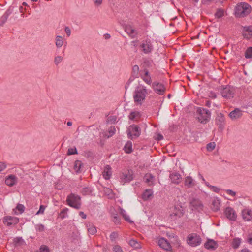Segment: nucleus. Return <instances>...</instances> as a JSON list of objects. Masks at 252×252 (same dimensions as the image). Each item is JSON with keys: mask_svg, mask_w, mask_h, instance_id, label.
<instances>
[{"mask_svg": "<svg viewBox=\"0 0 252 252\" xmlns=\"http://www.w3.org/2000/svg\"><path fill=\"white\" fill-rule=\"evenodd\" d=\"M147 94L146 87L139 84L135 88L133 93V96L134 102L137 105H141L145 101Z\"/></svg>", "mask_w": 252, "mask_h": 252, "instance_id": "f257e3e1", "label": "nucleus"}, {"mask_svg": "<svg viewBox=\"0 0 252 252\" xmlns=\"http://www.w3.org/2000/svg\"><path fill=\"white\" fill-rule=\"evenodd\" d=\"M251 6L246 2H241L236 5L234 10V15L237 18L247 17L251 12Z\"/></svg>", "mask_w": 252, "mask_h": 252, "instance_id": "f03ea898", "label": "nucleus"}, {"mask_svg": "<svg viewBox=\"0 0 252 252\" xmlns=\"http://www.w3.org/2000/svg\"><path fill=\"white\" fill-rule=\"evenodd\" d=\"M198 121L202 124H206L210 120L211 112L204 108L198 107L196 110Z\"/></svg>", "mask_w": 252, "mask_h": 252, "instance_id": "7ed1b4c3", "label": "nucleus"}, {"mask_svg": "<svg viewBox=\"0 0 252 252\" xmlns=\"http://www.w3.org/2000/svg\"><path fill=\"white\" fill-rule=\"evenodd\" d=\"M66 202L68 205L75 209H79L81 208V198L78 195L71 193L67 196Z\"/></svg>", "mask_w": 252, "mask_h": 252, "instance_id": "20e7f679", "label": "nucleus"}, {"mask_svg": "<svg viewBox=\"0 0 252 252\" xmlns=\"http://www.w3.org/2000/svg\"><path fill=\"white\" fill-rule=\"evenodd\" d=\"M127 135L129 138L133 139L138 137L141 134V128L136 125H131L127 130Z\"/></svg>", "mask_w": 252, "mask_h": 252, "instance_id": "39448f33", "label": "nucleus"}, {"mask_svg": "<svg viewBox=\"0 0 252 252\" xmlns=\"http://www.w3.org/2000/svg\"><path fill=\"white\" fill-rule=\"evenodd\" d=\"M220 93L223 97L226 99H230L234 96L235 90L230 86H223Z\"/></svg>", "mask_w": 252, "mask_h": 252, "instance_id": "423d86ee", "label": "nucleus"}, {"mask_svg": "<svg viewBox=\"0 0 252 252\" xmlns=\"http://www.w3.org/2000/svg\"><path fill=\"white\" fill-rule=\"evenodd\" d=\"M187 241L189 245L192 247H196L201 244V238L196 234H191L188 236Z\"/></svg>", "mask_w": 252, "mask_h": 252, "instance_id": "0eeeda50", "label": "nucleus"}, {"mask_svg": "<svg viewBox=\"0 0 252 252\" xmlns=\"http://www.w3.org/2000/svg\"><path fill=\"white\" fill-rule=\"evenodd\" d=\"M215 123L218 127V129L222 131L226 125L225 117L221 113H218L215 119Z\"/></svg>", "mask_w": 252, "mask_h": 252, "instance_id": "6e6552de", "label": "nucleus"}, {"mask_svg": "<svg viewBox=\"0 0 252 252\" xmlns=\"http://www.w3.org/2000/svg\"><path fill=\"white\" fill-rule=\"evenodd\" d=\"M152 87L154 92L159 95L164 94L166 91L164 85L158 82H154L152 83Z\"/></svg>", "mask_w": 252, "mask_h": 252, "instance_id": "1a4fd4ad", "label": "nucleus"}, {"mask_svg": "<svg viewBox=\"0 0 252 252\" xmlns=\"http://www.w3.org/2000/svg\"><path fill=\"white\" fill-rule=\"evenodd\" d=\"M140 47L145 54H149L153 50V46L150 39L143 41L140 45Z\"/></svg>", "mask_w": 252, "mask_h": 252, "instance_id": "9d476101", "label": "nucleus"}, {"mask_svg": "<svg viewBox=\"0 0 252 252\" xmlns=\"http://www.w3.org/2000/svg\"><path fill=\"white\" fill-rule=\"evenodd\" d=\"M3 221L5 225L11 226L17 224L19 221V220L16 217L7 216L3 218Z\"/></svg>", "mask_w": 252, "mask_h": 252, "instance_id": "9b49d317", "label": "nucleus"}, {"mask_svg": "<svg viewBox=\"0 0 252 252\" xmlns=\"http://www.w3.org/2000/svg\"><path fill=\"white\" fill-rule=\"evenodd\" d=\"M190 205L192 210L200 212L203 210V205L199 199L193 198L190 201Z\"/></svg>", "mask_w": 252, "mask_h": 252, "instance_id": "f8f14e48", "label": "nucleus"}, {"mask_svg": "<svg viewBox=\"0 0 252 252\" xmlns=\"http://www.w3.org/2000/svg\"><path fill=\"white\" fill-rule=\"evenodd\" d=\"M224 214L226 218L229 220L232 221L236 220L237 215L233 208L230 207H226L224 211Z\"/></svg>", "mask_w": 252, "mask_h": 252, "instance_id": "ddd939ff", "label": "nucleus"}, {"mask_svg": "<svg viewBox=\"0 0 252 252\" xmlns=\"http://www.w3.org/2000/svg\"><path fill=\"white\" fill-rule=\"evenodd\" d=\"M242 34L243 37L247 40H250L252 38V26H243Z\"/></svg>", "mask_w": 252, "mask_h": 252, "instance_id": "4468645a", "label": "nucleus"}, {"mask_svg": "<svg viewBox=\"0 0 252 252\" xmlns=\"http://www.w3.org/2000/svg\"><path fill=\"white\" fill-rule=\"evenodd\" d=\"M159 247L167 251L172 250V247L169 242L164 238H160L158 241Z\"/></svg>", "mask_w": 252, "mask_h": 252, "instance_id": "2eb2a0df", "label": "nucleus"}, {"mask_svg": "<svg viewBox=\"0 0 252 252\" xmlns=\"http://www.w3.org/2000/svg\"><path fill=\"white\" fill-rule=\"evenodd\" d=\"M242 115L243 111L240 109L237 108L229 113V116L232 120L235 121L240 119Z\"/></svg>", "mask_w": 252, "mask_h": 252, "instance_id": "dca6fc26", "label": "nucleus"}, {"mask_svg": "<svg viewBox=\"0 0 252 252\" xmlns=\"http://www.w3.org/2000/svg\"><path fill=\"white\" fill-rule=\"evenodd\" d=\"M242 216L245 221L252 220V211L249 208H245L242 211Z\"/></svg>", "mask_w": 252, "mask_h": 252, "instance_id": "f3484780", "label": "nucleus"}, {"mask_svg": "<svg viewBox=\"0 0 252 252\" xmlns=\"http://www.w3.org/2000/svg\"><path fill=\"white\" fill-rule=\"evenodd\" d=\"M169 177L172 183L175 184H179L182 181L181 175L177 172L171 173Z\"/></svg>", "mask_w": 252, "mask_h": 252, "instance_id": "a211bd4d", "label": "nucleus"}, {"mask_svg": "<svg viewBox=\"0 0 252 252\" xmlns=\"http://www.w3.org/2000/svg\"><path fill=\"white\" fill-rule=\"evenodd\" d=\"M5 183L8 186H13L17 183V178L14 175H8L5 179Z\"/></svg>", "mask_w": 252, "mask_h": 252, "instance_id": "6ab92c4d", "label": "nucleus"}, {"mask_svg": "<svg viewBox=\"0 0 252 252\" xmlns=\"http://www.w3.org/2000/svg\"><path fill=\"white\" fill-rule=\"evenodd\" d=\"M185 186L188 188H192L196 185L195 181L191 176L189 175L185 178L184 179Z\"/></svg>", "mask_w": 252, "mask_h": 252, "instance_id": "aec40b11", "label": "nucleus"}, {"mask_svg": "<svg viewBox=\"0 0 252 252\" xmlns=\"http://www.w3.org/2000/svg\"><path fill=\"white\" fill-rule=\"evenodd\" d=\"M204 247L208 250H215L217 248L218 244L214 240H209L205 243Z\"/></svg>", "mask_w": 252, "mask_h": 252, "instance_id": "412c9836", "label": "nucleus"}, {"mask_svg": "<svg viewBox=\"0 0 252 252\" xmlns=\"http://www.w3.org/2000/svg\"><path fill=\"white\" fill-rule=\"evenodd\" d=\"M145 182L148 184V186H153L154 181V176L151 173H147L144 176Z\"/></svg>", "mask_w": 252, "mask_h": 252, "instance_id": "4be33fe9", "label": "nucleus"}, {"mask_svg": "<svg viewBox=\"0 0 252 252\" xmlns=\"http://www.w3.org/2000/svg\"><path fill=\"white\" fill-rule=\"evenodd\" d=\"M83 167V164L80 160H77L74 162L73 169L77 173L82 171Z\"/></svg>", "mask_w": 252, "mask_h": 252, "instance_id": "5701e85b", "label": "nucleus"}, {"mask_svg": "<svg viewBox=\"0 0 252 252\" xmlns=\"http://www.w3.org/2000/svg\"><path fill=\"white\" fill-rule=\"evenodd\" d=\"M112 175L111 168L108 165H106L103 172V176L106 180H109Z\"/></svg>", "mask_w": 252, "mask_h": 252, "instance_id": "b1692460", "label": "nucleus"}, {"mask_svg": "<svg viewBox=\"0 0 252 252\" xmlns=\"http://www.w3.org/2000/svg\"><path fill=\"white\" fill-rule=\"evenodd\" d=\"M153 195V191L151 189H146L142 195V198L143 200H147Z\"/></svg>", "mask_w": 252, "mask_h": 252, "instance_id": "393cba45", "label": "nucleus"}, {"mask_svg": "<svg viewBox=\"0 0 252 252\" xmlns=\"http://www.w3.org/2000/svg\"><path fill=\"white\" fill-rule=\"evenodd\" d=\"M64 39L60 35H57L55 37V45L57 48H61L63 45Z\"/></svg>", "mask_w": 252, "mask_h": 252, "instance_id": "a878e982", "label": "nucleus"}, {"mask_svg": "<svg viewBox=\"0 0 252 252\" xmlns=\"http://www.w3.org/2000/svg\"><path fill=\"white\" fill-rule=\"evenodd\" d=\"M220 207V202L219 199L216 198L213 200L212 202V209L214 211L219 210Z\"/></svg>", "mask_w": 252, "mask_h": 252, "instance_id": "bb28decb", "label": "nucleus"}, {"mask_svg": "<svg viewBox=\"0 0 252 252\" xmlns=\"http://www.w3.org/2000/svg\"><path fill=\"white\" fill-rule=\"evenodd\" d=\"M133 179L132 175L130 173L124 174L123 173L121 176V179L124 183L129 182Z\"/></svg>", "mask_w": 252, "mask_h": 252, "instance_id": "cd10ccee", "label": "nucleus"}, {"mask_svg": "<svg viewBox=\"0 0 252 252\" xmlns=\"http://www.w3.org/2000/svg\"><path fill=\"white\" fill-rule=\"evenodd\" d=\"M132 143L131 141H127L125 144L124 150L126 152V153L129 154L131 153L132 151Z\"/></svg>", "mask_w": 252, "mask_h": 252, "instance_id": "c85d7f7f", "label": "nucleus"}, {"mask_svg": "<svg viewBox=\"0 0 252 252\" xmlns=\"http://www.w3.org/2000/svg\"><path fill=\"white\" fill-rule=\"evenodd\" d=\"M125 31L126 33L131 37L134 36L135 30L133 29L131 26H126L125 28Z\"/></svg>", "mask_w": 252, "mask_h": 252, "instance_id": "c756f323", "label": "nucleus"}, {"mask_svg": "<svg viewBox=\"0 0 252 252\" xmlns=\"http://www.w3.org/2000/svg\"><path fill=\"white\" fill-rule=\"evenodd\" d=\"M241 243V239L239 238H234L232 242V246L233 248L237 249Z\"/></svg>", "mask_w": 252, "mask_h": 252, "instance_id": "7c9ffc66", "label": "nucleus"}, {"mask_svg": "<svg viewBox=\"0 0 252 252\" xmlns=\"http://www.w3.org/2000/svg\"><path fill=\"white\" fill-rule=\"evenodd\" d=\"M68 210H69L67 208H63L59 215V218H61L62 219L67 218V213L68 212Z\"/></svg>", "mask_w": 252, "mask_h": 252, "instance_id": "2f4dec72", "label": "nucleus"}, {"mask_svg": "<svg viewBox=\"0 0 252 252\" xmlns=\"http://www.w3.org/2000/svg\"><path fill=\"white\" fill-rule=\"evenodd\" d=\"M88 233L91 235H94L96 232V227L92 224L87 225Z\"/></svg>", "mask_w": 252, "mask_h": 252, "instance_id": "473e14b6", "label": "nucleus"}, {"mask_svg": "<svg viewBox=\"0 0 252 252\" xmlns=\"http://www.w3.org/2000/svg\"><path fill=\"white\" fill-rule=\"evenodd\" d=\"M245 57L246 59L252 58V47H249L247 48L245 53Z\"/></svg>", "mask_w": 252, "mask_h": 252, "instance_id": "72a5a7b5", "label": "nucleus"}, {"mask_svg": "<svg viewBox=\"0 0 252 252\" xmlns=\"http://www.w3.org/2000/svg\"><path fill=\"white\" fill-rule=\"evenodd\" d=\"M129 244L134 248L137 249L140 247V244L137 241L134 239H131L129 242Z\"/></svg>", "mask_w": 252, "mask_h": 252, "instance_id": "f704fd0d", "label": "nucleus"}, {"mask_svg": "<svg viewBox=\"0 0 252 252\" xmlns=\"http://www.w3.org/2000/svg\"><path fill=\"white\" fill-rule=\"evenodd\" d=\"M14 6L11 5L9 7V8L6 10L5 12L4 13V15L6 17L8 18L9 16L11 15L14 11Z\"/></svg>", "mask_w": 252, "mask_h": 252, "instance_id": "c9c22d12", "label": "nucleus"}, {"mask_svg": "<svg viewBox=\"0 0 252 252\" xmlns=\"http://www.w3.org/2000/svg\"><path fill=\"white\" fill-rule=\"evenodd\" d=\"M139 117L140 113L138 111L131 112L129 115V118L130 120H134V119L139 118Z\"/></svg>", "mask_w": 252, "mask_h": 252, "instance_id": "e433bc0d", "label": "nucleus"}, {"mask_svg": "<svg viewBox=\"0 0 252 252\" xmlns=\"http://www.w3.org/2000/svg\"><path fill=\"white\" fill-rule=\"evenodd\" d=\"M121 214L123 216V217L125 218V219L126 221L129 222H132V221H131L130 220V217H129V216L128 215L126 214L125 210L122 209L121 210Z\"/></svg>", "mask_w": 252, "mask_h": 252, "instance_id": "4c0bfd02", "label": "nucleus"}, {"mask_svg": "<svg viewBox=\"0 0 252 252\" xmlns=\"http://www.w3.org/2000/svg\"><path fill=\"white\" fill-rule=\"evenodd\" d=\"M224 15V10L222 9H217L216 13L215 14V16L216 17L218 18H221Z\"/></svg>", "mask_w": 252, "mask_h": 252, "instance_id": "58836bf2", "label": "nucleus"}, {"mask_svg": "<svg viewBox=\"0 0 252 252\" xmlns=\"http://www.w3.org/2000/svg\"><path fill=\"white\" fill-rule=\"evenodd\" d=\"M115 132H116L115 127L114 126H111L109 128V130H108L109 134L108 135L107 137L109 138V137L112 136L115 133Z\"/></svg>", "mask_w": 252, "mask_h": 252, "instance_id": "ea45409f", "label": "nucleus"}, {"mask_svg": "<svg viewBox=\"0 0 252 252\" xmlns=\"http://www.w3.org/2000/svg\"><path fill=\"white\" fill-rule=\"evenodd\" d=\"M139 66L137 65H135L132 67V74L133 76L135 77H137L138 72H139Z\"/></svg>", "mask_w": 252, "mask_h": 252, "instance_id": "a19ab883", "label": "nucleus"}, {"mask_svg": "<svg viewBox=\"0 0 252 252\" xmlns=\"http://www.w3.org/2000/svg\"><path fill=\"white\" fill-rule=\"evenodd\" d=\"M91 192V189L88 187L83 188L81 190V193L84 195L89 194Z\"/></svg>", "mask_w": 252, "mask_h": 252, "instance_id": "79ce46f5", "label": "nucleus"}, {"mask_svg": "<svg viewBox=\"0 0 252 252\" xmlns=\"http://www.w3.org/2000/svg\"><path fill=\"white\" fill-rule=\"evenodd\" d=\"M35 229L37 231L43 232L45 230V227L42 224H39L35 225Z\"/></svg>", "mask_w": 252, "mask_h": 252, "instance_id": "37998d69", "label": "nucleus"}, {"mask_svg": "<svg viewBox=\"0 0 252 252\" xmlns=\"http://www.w3.org/2000/svg\"><path fill=\"white\" fill-rule=\"evenodd\" d=\"M16 209L19 211V214H22L25 210V207L23 204H18Z\"/></svg>", "mask_w": 252, "mask_h": 252, "instance_id": "c03bdc74", "label": "nucleus"}, {"mask_svg": "<svg viewBox=\"0 0 252 252\" xmlns=\"http://www.w3.org/2000/svg\"><path fill=\"white\" fill-rule=\"evenodd\" d=\"M143 81L148 85H150L152 83V80L150 76H141Z\"/></svg>", "mask_w": 252, "mask_h": 252, "instance_id": "a18cd8bd", "label": "nucleus"}, {"mask_svg": "<svg viewBox=\"0 0 252 252\" xmlns=\"http://www.w3.org/2000/svg\"><path fill=\"white\" fill-rule=\"evenodd\" d=\"M215 142H210L207 145L206 148L208 151H212L215 147Z\"/></svg>", "mask_w": 252, "mask_h": 252, "instance_id": "49530a36", "label": "nucleus"}, {"mask_svg": "<svg viewBox=\"0 0 252 252\" xmlns=\"http://www.w3.org/2000/svg\"><path fill=\"white\" fill-rule=\"evenodd\" d=\"M77 154V151L75 147L69 148L67 151V154L68 155Z\"/></svg>", "mask_w": 252, "mask_h": 252, "instance_id": "de8ad7c7", "label": "nucleus"}, {"mask_svg": "<svg viewBox=\"0 0 252 252\" xmlns=\"http://www.w3.org/2000/svg\"><path fill=\"white\" fill-rule=\"evenodd\" d=\"M63 60V57L60 56H58L55 58L54 63L56 65H58Z\"/></svg>", "mask_w": 252, "mask_h": 252, "instance_id": "09e8293b", "label": "nucleus"}, {"mask_svg": "<svg viewBox=\"0 0 252 252\" xmlns=\"http://www.w3.org/2000/svg\"><path fill=\"white\" fill-rule=\"evenodd\" d=\"M7 19L8 18L4 15L0 18V27L2 26L6 23Z\"/></svg>", "mask_w": 252, "mask_h": 252, "instance_id": "8fccbe9b", "label": "nucleus"}, {"mask_svg": "<svg viewBox=\"0 0 252 252\" xmlns=\"http://www.w3.org/2000/svg\"><path fill=\"white\" fill-rule=\"evenodd\" d=\"M38 252H49V250L47 246L43 245L40 247Z\"/></svg>", "mask_w": 252, "mask_h": 252, "instance_id": "3c124183", "label": "nucleus"}, {"mask_svg": "<svg viewBox=\"0 0 252 252\" xmlns=\"http://www.w3.org/2000/svg\"><path fill=\"white\" fill-rule=\"evenodd\" d=\"M118 237V234L116 232H113L110 235L111 241H114Z\"/></svg>", "mask_w": 252, "mask_h": 252, "instance_id": "603ef678", "label": "nucleus"}, {"mask_svg": "<svg viewBox=\"0 0 252 252\" xmlns=\"http://www.w3.org/2000/svg\"><path fill=\"white\" fill-rule=\"evenodd\" d=\"M209 188L211 189V190L215 192L219 193V192L220 190V189L218 188V187L214 186H209Z\"/></svg>", "mask_w": 252, "mask_h": 252, "instance_id": "864d4df0", "label": "nucleus"}, {"mask_svg": "<svg viewBox=\"0 0 252 252\" xmlns=\"http://www.w3.org/2000/svg\"><path fill=\"white\" fill-rule=\"evenodd\" d=\"M7 167V165L4 162H0V172L3 171Z\"/></svg>", "mask_w": 252, "mask_h": 252, "instance_id": "5fc2aeb1", "label": "nucleus"}, {"mask_svg": "<svg viewBox=\"0 0 252 252\" xmlns=\"http://www.w3.org/2000/svg\"><path fill=\"white\" fill-rule=\"evenodd\" d=\"M133 80H134L133 77H130V78L128 79V80L127 81V82L126 83V86H125V88L126 90L128 89V88L129 87L130 84Z\"/></svg>", "mask_w": 252, "mask_h": 252, "instance_id": "6e6d98bb", "label": "nucleus"}, {"mask_svg": "<svg viewBox=\"0 0 252 252\" xmlns=\"http://www.w3.org/2000/svg\"><path fill=\"white\" fill-rule=\"evenodd\" d=\"M45 209V207L44 205H41L40 206L39 210L36 213V215H38L40 214H43L44 212Z\"/></svg>", "mask_w": 252, "mask_h": 252, "instance_id": "4d7b16f0", "label": "nucleus"}, {"mask_svg": "<svg viewBox=\"0 0 252 252\" xmlns=\"http://www.w3.org/2000/svg\"><path fill=\"white\" fill-rule=\"evenodd\" d=\"M113 251L115 252H122L121 247L118 245H116L113 247Z\"/></svg>", "mask_w": 252, "mask_h": 252, "instance_id": "13d9d810", "label": "nucleus"}, {"mask_svg": "<svg viewBox=\"0 0 252 252\" xmlns=\"http://www.w3.org/2000/svg\"><path fill=\"white\" fill-rule=\"evenodd\" d=\"M247 241L249 244L252 245V233L249 234Z\"/></svg>", "mask_w": 252, "mask_h": 252, "instance_id": "bf43d9fd", "label": "nucleus"}, {"mask_svg": "<svg viewBox=\"0 0 252 252\" xmlns=\"http://www.w3.org/2000/svg\"><path fill=\"white\" fill-rule=\"evenodd\" d=\"M226 192L228 194H229L231 196H235L236 194V192L233 191V190H232L231 189H227L226 190Z\"/></svg>", "mask_w": 252, "mask_h": 252, "instance_id": "052dcab7", "label": "nucleus"}, {"mask_svg": "<svg viewBox=\"0 0 252 252\" xmlns=\"http://www.w3.org/2000/svg\"><path fill=\"white\" fill-rule=\"evenodd\" d=\"M64 31L66 33L67 36H70L71 34V30L68 27H65L64 29Z\"/></svg>", "mask_w": 252, "mask_h": 252, "instance_id": "680f3d73", "label": "nucleus"}, {"mask_svg": "<svg viewBox=\"0 0 252 252\" xmlns=\"http://www.w3.org/2000/svg\"><path fill=\"white\" fill-rule=\"evenodd\" d=\"M79 215L83 219H85L86 218V215L82 211L79 212Z\"/></svg>", "mask_w": 252, "mask_h": 252, "instance_id": "e2e57ef3", "label": "nucleus"}, {"mask_svg": "<svg viewBox=\"0 0 252 252\" xmlns=\"http://www.w3.org/2000/svg\"><path fill=\"white\" fill-rule=\"evenodd\" d=\"M114 221L116 224H118L120 222V219L117 216L114 217Z\"/></svg>", "mask_w": 252, "mask_h": 252, "instance_id": "0e129e2a", "label": "nucleus"}, {"mask_svg": "<svg viewBox=\"0 0 252 252\" xmlns=\"http://www.w3.org/2000/svg\"><path fill=\"white\" fill-rule=\"evenodd\" d=\"M143 72H144V75H141V76H150L149 75V71L147 69H145L143 70Z\"/></svg>", "mask_w": 252, "mask_h": 252, "instance_id": "69168bd1", "label": "nucleus"}, {"mask_svg": "<svg viewBox=\"0 0 252 252\" xmlns=\"http://www.w3.org/2000/svg\"><path fill=\"white\" fill-rule=\"evenodd\" d=\"M157 139L158 141L162 140L163 139V135L162 134H161L160 133H158V137H157Z\"/></svg>", "mask_w": 252, "mask_h": 252, "instance_id": "338daca9", "label": "nucleus"}, {"mask_svg": "<svg viewBox=\"0 0 252 252\" xmlns=\"http://www.w3.org/2000/svg\"><path fill=\"white\" fill-rule=\"evenodd\" d=\"M94 3L97 5H100L102 3V0H96Z\"/></svg>", "mask_w": 252, "mask_h": 252, "instance_id": "774afa93", "label": "nucleus"}]
</instances>
